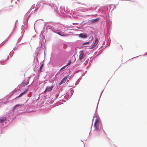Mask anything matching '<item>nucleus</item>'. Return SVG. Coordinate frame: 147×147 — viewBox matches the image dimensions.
Wrapping results in <instances>:
<instances>
[{"instance_id":"obj_6","label":"nucleus","mask_w":147,"mask_h":147,"mask_svg":"<svg viewBox=\"0 0 147 147\" xmlns=\"http://www.w3.org/2000/svg\"><path fill=\"white\" fill-rule=\"evenodd\" d=\"M79 36L83 38H86L87 37L86 35L84 33L80 34L79 35Z\"/></svg>"},{"instance_id":"obj_10","label":"nucleus","mask_w":147,"mask_h":147,"mask_svg":"<svg viewBox=\"0 0 147 147\" xmlns=\"http://www.w3.org/2000/svg\"><path fill=\"white\" fill-rule=\"evenodd\" d=\"M43 64H42L40 66V69H39V71L40 72H41V69H42V67L43 66Z\"/></svg>"},{"instance_id":"obj_1","label":"nucleus","mask_w":147,"mask_h":147,"mask_svg":"<svg viewBox=\"0 0 147 147\" xmlns=\"http://www.w3.org/2000/svg\"><path fill=\"white\" fill-rule=\"evenodd\" d=\"M100 120L99 119H96L94 124V127L96 130H97L99 128V125L100 123Z\"/></svg>"},{"instance_id":"obj_4","label":"nucleus","mask_w":147,"mask_h":147,"mask_svg":"<svg viewBox=\"0 0 147 147\" xmlns=\"http://www.w3.org/2000/svg\"><path fill=\"white\" fill-rule=\"evenodd\" d=\"M68 76H65L61 81V82L59 83V85H60L62 84L64 82H65V81H66L67 79V78Z\"/></svg>"},{"instance_id":"obj_2","label":"nucleus","mask_w":147,"mask_h":147,"mask_svg":"<svg viewBox=\"0 0 147 147\" xmlns=\"http://www.w3.org/2000/svg\"><path fill=\"white\" fill-rule=\"evenodd\" d=\"M79 54L80 59H82L84 58L85 55V53H84V52L82 50L80 52Z\"/></svg>"},{"instance_id":"obj_12","label":"nucleus","mask_w":147,"mask_h":147,"mask_svg":"<svg viewBox=\"0 0 147 147\" xmlns=\"http://www.w3.org/2000/svg\"><path fill=\"white\" fill-rule=\"evenodd\" d=\"M71 63V61L70 60H69L68 61V62L67 63V65H66V66L70 64Z\"/></svg>"},{"instance_id":"obj_7","label":"nucleus","mask_w":147,"mask_h":147,"mask_svg":"<svg viewBox=\"0 0 147 147\" xmlns=\"http://www.w3.org/2000/svg\"><path fill=\"white\" fill-rule=\"evenodd\" d=\"M27 91V90H26L24 92H22L18 96V98L22 96Z\"/></svg>"},{"instance_id":"obj_15","label":"nucleus","mask_w":147,"mask_h":147,"mask_svg":"<svg viewBox=\"0 0 147 147\" xmlns=\"http://www.w3.org/2000/svg\"><path fill=\"white\" fill-rule=\"evenodd\" d=\"M22 105L20 104H17L15 106L16 107H20Z\"/></svg>"},{"instance_id":"obj_18","label":"nucleus","mask_w":147,"mask_h":147,"mask_svg":"<svg viewBox=\"0 0 147 147\" xmlns=\"http://www.w3.org/2000/svg\"><path fill=\"white\" fill-rule=\"evenodd\" d=\"M3 45V43H1L0 44V47Z\"/></svg>"},{"instance_id":"obj_9","label":"nucleus","mask_w":147,"mask_h":147,"mask_svg":"<svg viewBox=\"0 0 147 147\" xmlns=\"http://www.w3.org/2000/svg\"><path fill=\"white\" fill-rule=\"evenodd\" d=\"M28 83H29V82L28 81H27V82L26 83H25V82H24L22 84V86H24L26 85H27L28 84Z\"/></svg>"},{"instance_id":"obj_13","label":"nucleus","mask_w":147,"mask_h":147,"mask_svg":"<svg viewBox=\"0 0 147 147\" xmlns=\"http://www.w3.org/2000/svg\"><path fill=\"white\" fill-rule=\"evenodd\" d=\"M16 107H16L15 105L13 107V111H14V110H15V109Z\"/></svg>"},{"instance_id":"obj_14","label":"nucleus","mask_w":147,"mask_h":147,"mask_svg":"<svg viewBox=\"0 0 147 147\" xmlns=\"http://www.w3.org/2000/svg\"><path fill=\"white\" fill-rule=\"evenodd\" d=\"M16 107H16L15 105L13 107V111H14V110H15V109Z\"/></svg>"},{"instance_id":"obj_8","label":"nucleus","mask_w":147,"mask_h":147,"mask_svg":"<svg viewBox=\"0 0 147 147\" xmlns=\"http://www.w3.org/2000/svg\"><path fill=\"white\" fill-rule=\"evenodd\" d=\"M6 118L5 117L0 119V122L2 123L4 121L6 120Z\"/></svg>"},{"instance_id":"obj_5","label":"nucleus","mask_w":147,"mask_h":147,"mask_svg":"<svg viewBox=\"0 0 147 147\" xmlns=\"http://www.w3.org/2000/svg\"><path fill=\"white\" fill-rule=\"evenodd\" d=\"M98 38H96L95 41L94 43V44L92 46V47L90 48V49H92L96 45L98 44Z\"/></svg>"},{"instance_id":"obj_11","label":"nucleus","mask_w":147,"mask_h":147,"mask_svg":"<svg viewBox=\"0 0 147 147\" xmlns=\"http://www.w3.org/2000/svg\"><path fill=\"white\" fill-rule=\"evenodd\" d=\"M66 66H66V65H65V66H63V67H62V68H61L60 69V70H62V69H65V67H66Z\"/></svg>"},{"instance_id":"obj_3","label":"nucleus","mask_w":147,"mask_h":147,"mask_svg":"<svg viewBox=\"0 0 147 147\" xmlns=\"http://www.w3.org/2000/svg\"><path fill=\"white\" fill-rule=\"evenodd\" d=\"M53 85H50V86H47L44 92H49L51 91L53 89Z\"/></svg>"},{"instance_id":"obj_16","label":"nucleus","mask_w":147,"mask_h":147,"mask_svg":"<svg viewBox=\"0 0 147 147\" xmlns=\"http://www.w3.org/2000/svg\"><path fill=\"white\" fill-rule=\"evenodd\" d=\"M58 34L59 35H61V36H65V35H64V34L62 35V34H60V32H58Z\"/></svg>"},{"instance_id":"obj_17","label":"nucleus","mask_w":147,"mask_h":147,"mask_svg":"<svg viewBox=\"0 0 147 147\" xmlns=\"http://www.w3.org/2000/svg\"><path fill=\"white\" fill-rule=\"evenodd\" d=\"M89 44V42H85L83 44V45H85L86 44Z\"/></svg>"}]
</instances>
